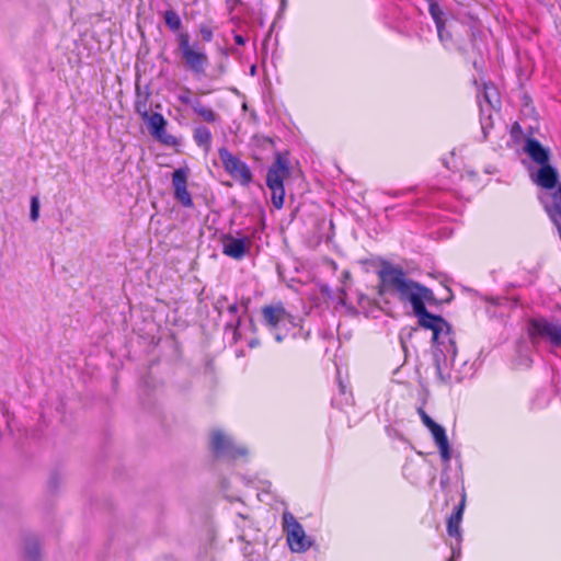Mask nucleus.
Masks as SVG:
<instances>
[{"mask_svg": "<svg viewBox=\"0 0 561 561\" xmlns=\"http://www.w3.org/2000/svg\"><path fill=\"white\" fill-rule=\"evenodd\" d=\"M377 276L379 279L378 294L380 296L391 295L402 304L411 305L419 324L432 330L435 345L436 375L442 383L448 382L450 379L448 367L456 359L457 347L449 323L442 317L432 314L426 310L425 302L434 299L433 291L409 278L400 265H394L385 260L379 264Z\"/></svg>", "mask_w": 561, "mask_h": 561, "instance_id": "obj_1", "label": "nucleus"}, {"mask_svg": "<svg viewBox=\"0 0 561 561\" xmlns=\"http://www.w3.org/2000/svg\"><path fill=\"white\" fill-rule=\"evenodd\" d=\"M262 318L278 343L288 335L291 328L296 327L295 318L282 305L265 306L262 309Z\"/></svg>", "mask_w": 561, "mask_h": 561, "instance_id": "obj_2", "label": "nucleus"}, {"mask_svg": "<svg viewBox=\"0 0 561 561\" xmlns=\"http://www.w3.org/2000/svg\"><path fill=\"white\" fill-rule=\"evenodd\" d=\"M179 48L186 67L195 75H205L208 66L207 55L201 50L197 45L190 44V36L186 33H181L178 36Z\"/></svg>", "mask_w": 561, "mask_h": 561, "instance_id": "obj_3", "label": "nucleus"}, {"mask_svg": "<svg viewBox=\"0 0 561 561\" xmlns=\"http://www.w3.org/2000/svg\"><path fill=\"white\" fill-rule=\"evenodd\" d=\"M210 446L216 457L238 459L248 455L245 446L238 445L232 436L221 430L213 431Z\"/></svg>", "mask_w": 561, "mask_h": 561, "instance_id": "obj_4", "label": "nucleus"}, {"mask_svg": "<svg viewBox=\"0 0 561 561\" xmlns=\"http://www.w3.org/2000/svg\"><path fill=\"white\" fill-rule=\"evenodd\" d=\"M528 333L533 341L548 340L553 346L561 347V322L549 321L546 318H534L528 323Z\"/></svg>", "mask_w": 561, "mask_h": 561, "instance_id": "obj_5", "label": "nucleus"}, {"mask_svg": "<svg viewBox=\"0 0 561 561\" xmlns=\"http://www.w3.org/2000/svg\"><path fill=\"white\" fill-rule=\"evenodd\" d=\"M283 528L293 552H305L310 548L311 541L307 538L301 524L289 512L283 514Z\"/></svg>", "mask_w": 561, "mask_h": 561, "instance_id": "obj_6", "label": "nucleus"}, {"mask_svg": "<svg viewBox=\"0 0 561 561\" xmlns=\"http://www.w3.org/2000/svg\"><path fill=\"white\" fill-rule=\"evenodd\" d=\"M220 161L226 172L242 185H249L252 181V172L248 164L233 156L227 148L218 149Z\"/></svg>", "mask_w": 561, "mask_h": 561, "instance_id": "obj_7", "label": "nucleus"}, {"mask_svg": "<svg viewBox=\"0 0 561 561\" xmlns=\"http://www.w3.org/2000/svg\"><path fill=\"white\" fill-rule=\"evenodd\" d=\"M289 173V161L287 157L282 153H277L274 163L267 171V187L279 188L280 186H284V179L287 178Z\"/></svg>", "mask_w": 561, "mask_h": 561, "instance_id": "obj_8", "label": "nucleus"}, {"mask_svg": "<svg viewBox=\"0 0 561 561\" xmlns=\"http://www.w3.org/2000/svg\"><path fill=\"white\" fill-rule=\"evenodd\" d=\"M222 253L233 260L244 257L250 249L251 241L249 238H236L231 234H225L221 238Z\"/></svg>", "mask_w": 561, "mask_h": 561, "instance_id": "obj_9", "label": "nucleus"}, {"mask_svg": "<svg viewBox=\"0 0 561 561\" xmlns=\"http://www.w3.org/2000/svg\"><path fill=\"white\" fill-rule=\"evenodd\" d=\"M187 172L184 169H178L172 174V184L174 187V197L184 207H192L193 199L186 187Z\"/></svg>", "mask_w": 561, "mask_h": 561, "instance_id": "obj_10", "label": "nucleus"}, {"mask_svg": "<svg viewBox=\"0 0 561 561\" xmlns=\"http://www.w3.org/2000/svg\"><path fill=\"white\" fill-rule=\"evenodd\" d=\"M523 149L535 163L539 165L549 163L550 150L545 148L537 139L527 137Z\"/></svg>", "mask_w": 561, "mask_h": 561, "instance_id": "obj_11", "label": "nucleus"}, {"mask_svg": "<svg viewBox=\"0 0 561 561\" xmlns=\"http://www.w3.org/2000/svg\"><path fill=\"white\" fill-rule=\"evenodd\" d=\"M558 179L559 174L557 169L549 163H546L540 165L535 182L546 190H552L557 187Z\"/></svg>", "mask_w": 561, "mask_h": 561, "instance_id": "obj_12", "label": "nucleus"}, {"mask_svg": "<svg viewBox=\"0 0 561 561\" xmlns=\"http://www.w3.org/2000/svg\"><path fill=\"white\" fill-rule=\"evenodd\" d=\"M466 506V493L462 492L461 500L458 506L455 508V512L448 518L447 522V533L450 537L460 538V523L462 520L463 510Z\"/></svg>", "mask_w": 561, "mask_h": 561, "instance_id": "obj_13", "label": "nucleus"}, {"mask_svg": "<svg viewBox=\"0 0 561 561\" xmlns=\"http://www.w3.org/2000/svg\"><path fill=\"white\" fill-rule=\"evenodd\" d=\"M144 118L148 122V128L150 134L158 138L163 139L162 136L165 133L167 121L160 113L148 114L147 111L144 112Z\"/></svg>", "mask_w": 561, "mask_h": 561, "instance_id": "obj_14", "label": "nucleus"}, {"mask_svg": "<svg viewBox=\"0 0 561 561\" xmlns=\"http://www.w3.org/2000/svg\"><path fill=\"white\" fill-rule=\"evenodd\" d=\"M211 138V133L207 127L198 126L194 129L193 139L205 152H208L210 149Z\"/></svg>", "mask_w": 561, "mask_h": 561, "instance_id": "obj_15", "label": "nucleus"}, {"mask_svg": "<svg viewBox=\"0 0 561 561\" xmlns=\"http://www.w3.org/2000/svg\"><path fill=\"white\" fill-rule=\"evenodd\" d=\"M193 111L207 123H215L218 119V115L211 108L203 105L201 101L194 103Z\"/></svg>", "mask_w": 561, "mask_h": 561, "instance_id": "obj_16", "label": "nucleus"}, {"mask_svg": "<svg viewBox=\"0 0 561 561\" xmlns=\"http://www.w3.org/2000/svg\"><path fill=\"white\" fill-rule=\"evenodd\" d=\"M430 13L436 24L438 37L440 41H443V24H444L443 15H444V12L442 11V9L439 8V5L437 3L431 2L430 3Z\"/></svg>", "mask_w": 561, "mask_h": 561, "instance_id": "obj_17", "label": "nucleus"}, {"mask_svg": "<svg viewBox=\"0 0 561 561\" xmlns=\"http://www.w3.org/2000/svg\"><path fill=\"white\" fill-rule=\"evenodd\" d=\"M165 25L173 32H176L182 26V21L178 12L174 10H167L163 14Z\"/></svg>", "mask_w": 561, "mask_h": 561, "instance_id": "obj_18", "label": "nucleus"}, {"mask_svg": "<svg viewBox=\"0 0 561 561\" xmlns=\"http://www.w3.org/2000/svg\"><path fill=\"white\" fill-rule=\"evenodd\" d=\"M427 428L431 431L436 446H440L443 444L448 443L446 431L442 425L434 423L433 425L428 426Z\"/></svg>", "mask_w": 561, "mask_h": 561, "instance_id": "obj_19", "label": "nucleus"}, {"mask_svg": "<svg viewBox=\"0 0 561 561\" xmlns=\"http://www.w3.org/2000/svg\"><path fill=\"white\" fill-rule=\"evenodd\" d=\"M26 557L32 561H37L41 556V548L36 540H28L25 545Z\"/></svg>", "mask_w": 561, "mask_h": 561, "instance_id": "obj_20", "label": "nucleus"}, {"mask_svg": "<svg viewBox=\"0 0 561 561\" xmlns=\"http://www.w3.org/2000/svg\"><path fill=\"white\" fill-rule=\"evenodd\" d=\"M272 191V203L275 208L280 209L284 205V197H285V188L284 186H280L279 188L276 187H268Z\"/></svg>", "mask_w": 561, "mask_h": 561, "instance_id": "obj_21", "label": "nucleus"}, {"mask_svg": "<svg viewBox=\"0 0 561 561\" xmlns=\"http://www.w3.org/2000/svg\"><path fill=\"white\" fill-rule=\"evenodd\" d=\"M179 101L182 104L190 105L193 110L194 103L198 102L199 100L192 98V91L190 89H184V91L179 95Z\"/></svg>", "mask_w": 561, "mask_h": 561, "instance_id": "obj_22", "label": "nucleus"}, {"mask_svg": "<svg viewBox=\"0 0 561 561\" xmlns=\"http://www.w3.org/2000/svg\"><path fill=\"white\" fill-rule=\"evenodd\" d=\"M39 217V201L38 197L33 196L31 199V211L30 218L32 221H36Z\"/></svg>", "mask_w": 561, "mask_h": 561, "instance_id": "obj_23", "label": "nucleus"}, {"mask_svg": "<svg viewBox=\"0 0 561 561\" xmlns=\"http://www.w3.org/2000/svg\"><path fill=\"white\" fill-rule=\"evenodd\" d=\"M437 447L439 449V454H440L442 460L444 461V463L446 466H448L449 461H450V458H451V451H450L449 442L446 443V444H443L440 446H437Z\"/></svg>", "mask_w": 561, "mask_h": 561, "instance_id": "obj_24", "label": "nucleus"}, {"mask_svg": "<svg viewBox=\"0 0 561 561\" xmlns=\"http://www.w3.org/2000/svg\"><path fill=\"white\" fill-rule=\"evenodd\" d=\"M419 415L423 422V424L428 427L433 425L435 422L432 420V417L422 409H417Z\"/></svg>", "mask_w": 561, "mask_h": 561, "instance_id": "obj_25", "label": "nucleus"}, {"mask_svg": "<svg viewBox=\"0 0 561 561\" xmlns=\"http://www.w3.org/2000/svg\"><path fill=\"white\" fill-rule=\"evenodd\" d=\"M491 126H492V123H491L490 116H488L486 118H481V128L484 134V137L488 136V130L491 128Z\"/></svg>", "mask_w": 561, "mask_h": 561, "instance_id": "obj_26", "label": "nucleus"}, {"mask_svg": "<svg viewBox=\"0 0 561 561\" xmlns=\"http://www.w3.org/2000/svg\"><path fill=\"white\" fill-rule=\"evenodd\" d=\"M234 43H236L237 45L242 46V45H244V44H245V39L243 38V36H242V35L237 34V35H234Z\"/></svg>", "mask_w": 561, "mask_h": 561, "instance_id": "obj_27", "label": "nucleus"}, {"mask_svg": "<svg viewBox=\"0 0 561 561\" xmlns=\"http://www.w3.org/2000/svg\"><path fill=\"white\" fill-rule=\"evenodd\" d=\"M517 133H522V127L518 123H515L512 127V135L516 137Z\"/></svg>", "mask_w": 561, "mask_h": 561, "instance_id": "obj_28", "label": "nucleus"}, {"mask_svg": "<svg viewBox=\"0 0 561 561\" xmlns=\"http://www.w3.org/2000/svg\"><path fill=\"white\" fill-rule=\"evenodd\" d=\"M239 310V307L237 304H232L228 307V312L231 313L232 316L237 314Z\"/></svg>", "mask_w": 561, "mask_h": 561, "instance_id": "obj_29", "label": "nucleus"}, {"mask_svg": "<svg viewBox=\"0 0 561 561\" xmlns=\"http://www.w3.org/2000/svg\"><path fill=\"white\" fill-rule=\"evenodd\" d=\"M137 112L144 117V112L146 111L145 105H142L140 102L136 104Z\"/></svg>", "mask_w": 561, "mask_h": 561, "instance_id": "obj_30", "label": "nucleus"}, {"mask_svg": "<svg viewBox=\"0 0 561 561\" xmlns=\"http://www.w3.org/2000/svg\"><path fill=\"white\" fill-rule=\"evenodd\" d=\"M459 557H460V550H456L455 548H453V556L448 561H455Z\"/></svg>", "mask_w": 561, "mask_h": 561, "instance_id": "obj_31", "label": "nucleus"}, {"mask_svg": "<svg viewBox=\"0 0 561 561\" xmlns=\"http://www.w3.org/2000/svg\"><path fill=\"white\" fill-rule=\"evenodd\" d=\"M259 345H260V341H259L257 339H252V340L249 342V346H250L251 348H254V347H256V346H259Z\"/></svg>", "mask_w": 561, "mask_h": 561, "instance_id": "obj_32", "label": "nucleus"}, {"mask_svg": "<svg viewBox=\"0 0 561 561\" xmlns=\"http://www.w3.org/2000/svg\"><path fill=\"white\" fill-rule=\"evenodd\" d=\"M449 37H450V35H449V33H447V32L445 31V23H444V24H443V41H442V42H444V41L448 39Z\"/></svg>", "mask_w": 561, "mask_h": 561, "instance_id": "obj_33", "label": "nucleus"}, {"mask_svg": "<svg viewBox=\"0 0 561 561\" xmlns=\"http://www.w3.org/2000/svg\"><path fill=\"white\" fill-rule=\"evenodd\" d=\"M488 89H489V88L485 85L484 98H485V100L488 101V103L491 105V104H492V102H491V100H490V95H489Z\"/></svg>", "mask_w": 561, "mask_h": 561, "instance_id": "obj_34", "label": "nucleus"}, {"mask_svg": "<svg viewBox=\"0 0 561 561\" xmlns=\"http://www.w3.org/2000/svg\"><path fill=\"white\" fill-rule=\"evenodd\" d=\"M286 8V0H280V10H285Z\"/></svg>", "mask_w": 561, "mask_h": 561, "instance_id": "obj_35", "label": "nucleus"}, {"mask_svg": "<svg viewBox=\"0 0 561 561\" xmlns=\"http://www.w3.org/2000/svg\"><path fill=\"white\" fill-rule=\"evenodd\" d=\"M446 482L447 481L442 477L440 483H442L443 486L446 484Z\"/></svg>", "mask_w": 561, "mask_h": 561, "instance_id": "obj_36", "label": "nucleus"}, {"mask_svg": "<svg viewBox=\"0 0 561 561\" xmlns=\"http://www.w3.org/2000/svg\"><path fill=\"white\" fill-rule=\"evenodd\" d=\"M340 389L342 392H344L345 387L340 382Z\"/></svg>", "mask_w": 561, "mask_h": 561, "instance_id": "obj_37", "label": "nucleus"}]
</instances>
